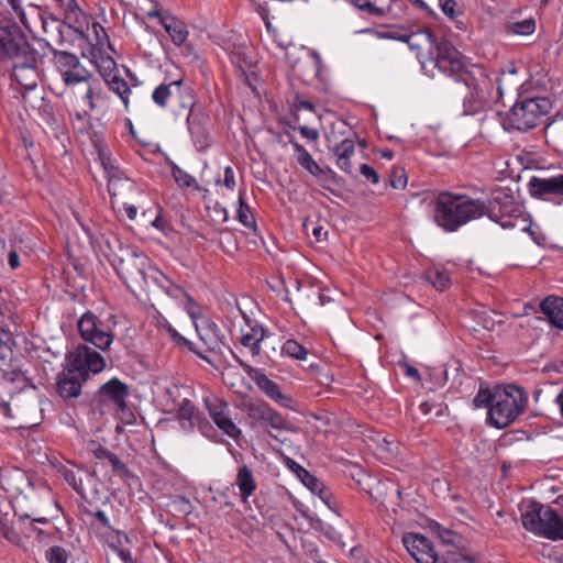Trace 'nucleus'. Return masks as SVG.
Returning <instances> with one entry per match:
<instances>
[{
  "instance_id": "nucleus-1",
  "label": "nucleus",
  "mask_w": 563,
  "mask_h": 563,
  "mask_svg": "<svg viewBox=\"0 0 563 563\" xmlns=\"http://www.w3.org/2000/svg\"><path fill=\"white\" fill-rule=\"evenodd\" d=\"M435 66L466 87L467 92L463 97L464 114L473 115L485 111L503 95L500 86L495 87L497 77H490L484 67L470 63L446 40L437 44Z\"/></svg>"
},
{
  "instance_id": "nucleus-2",
  "label": "nucleus",
  "mask_w": 563,
  "mask_h": 563,
  "mask_svg": "<svg viewBox=\"0 0 563 563\" xmlns=\"http://www.w3.org/2000/svg\"><path fill=\"white\" fill-rule=\"evenodd\" d=\"M106 246L104 255L129 288L148 287L150 282H153V271L157 269L151 265L150 258L144 253L123 246L117 238L112 241L107 239Z\"/></svg>"
},
{
  "instance_id": "nucleus-3",
  "label": "nucleus",
  "mask_w": 563,
  "mask_h": 563,
  "mask_svg": "<svg viewBox=\"0 0 563 563\" xmlns=\"http://www.w3.org/2000/svg\"><path fill=\"white\" fill-rule=\"evenodd\" d=\"M485 214V203L467 195L443 191L433 200V221L445 232H455Z\"/></svg>"
},
{
  "instance_id": "nucleus-4",
  "label": "nucleus",
  "mask_w": 563,
  "mask_h": 563,
  "mask_svg": "<svg viewBox=\"0 0 563 563\" xmlns=\"http://www.w3.org/2000/svg\"><path fill=\"white\" fill-rule=\"evenodd\" d=\"M527 405L528 394L523 388L514 384L497 385L487 422L497 429L507 428L525 412Z\"/></svg>"
},
{
  "instance_id": "nucleus-5",
  "label": "nucleus",
  "mask_w": 563,
  "mask_h": 563,
  "mask_svg": "<svg viewBox=\"0 0 563 563\" xmlns=\"http://www.w3.org/2000/svg\"><path fill=\"white\" fill-rule=\"evenodd\" d=\"M521 522L526 530L550 540H563V518L550 506L528 500L522 506Z\"/></svg>"
},
{
  "instance_id": "nucleus-6",
  "label": "nucleus",
  "mask_w": 563,
  "mask_h": 563,
  "mask_svg": "<svg viewBox=\"0 0 563 563\" xmlns=\"http://www.w3.org/2000/svg\"><path fill=\"white\" fill-rule=\"evenodd\" d=\"M551 109L548 98H530L515 103L510 111L501 117L500 122L506 131H528L536 128Z\"/></svg>"
},
{
  "instance_id": "nucleus-7",
  "label": "nucleus",
  "mask_w": 563,
  "mask_h": 563,
  "mask_svg": "<svg viewBox=\"0 0 563 563\" xmlns=\"http://www.w3.org/2000/svg\"><path fill=\"white\" fill-rule=\"evenodd\" d=\"M115 317L110 316L107 321L99 319L92 311H86L78 320L77 328L80 338L97 347L100 352L110 350L115 334Z\"/></svg>"
},
{
  "instance_id": "nucleus-8",
  "label": "nucleus",
  "mask_w": 563,
  "mask_h": 563,
  "mask_svg": "<svg viewBox=\"0 0 563 563\" xmlns=\"http://www.w3.org/2000/svg\"><path fill=\"white\" fill-rule=\"evenodd\" d=\"M485 214L501 225L504 229H511L517 225V221L523 216V208L518 203L514 196L499 190L485 205Z\"/></svg>"
},
{
  "instance_id": "nucleus-9",
  "label": "nucleus",
  "mask_w": 563,
  "mask_h": 563,
  "mask_svg": "<svg viewBox=\"0 0 563 563\" xmlns=\"http://www.w3.org/2000/svg\"><path fill=\"white\" fill-rule=\"evenodd\" d=\"M66 366L88 379L90 374H99L106 368V360L100 352L86 344H78L66 355Z\"/></svg>"
},
{
  "instance_id": "nucleus-10",
  "label": "nucleus",
  "mask_w": 563,
  "mask_h": 563,
  "mask_svg": "<svg viewBox=\"0 0 563 563\" xmlns=\"http://www.w3.org/2000/svg\"><path fill=\"white\" fill-rule=\"evenodd\" d=\"M185 310L192 320L200 340L209 351H219L222 342L217 334L218 327L203 314L202 307L190 295H186Z\"/></svg>"
},
{
  "instance_id": "nucleus-11",
  "label": "nucleus",
  "mask_w": 563,
  "mask_h": 563,
  "mask_svg": "<svg viewBox=\"0 0 563 563\" xmlns=\"http://www.w3.org/2000/svg\"><path fill=\"white\" fill-rule=\"evenodd\" d=\"M11 77L19 87L26 91L33 90L37 87L40 71L38 54L35 49L12 59Z\"/></svg>"
},
{
  "instance_id": "nucleus-12",
  "label": "nucleus",
  "mask_w": 563,
  "mask_h": 563,
  "mask_svg": "<svg viewBox=\"0 0 563 563\" xmlns=\"http://www.w3.org/2000/svg\"><path fill=\"white\" fill-rule=\"evenodd\" d=\"M30 46L21 29L10 20L0 22V56L14 59L22 54L30 53Z\"/></svg>"
},
{
  "instance_id": "nucleus-13",
  "label": "nucleus",
  "mask_w": 563,
  "mask_h": 563,
  "mask_svg": "<svg viewBox=\"0 0 563 563\" xmlns=\"http://www.w3.org/2000/svg\"><path fill=\"white\" fill-rule=\"evenodd\" d=\"M238 311L243 318L246 328H241L240 342L247 349L253 357L262 355L263 346H267L273 334L260 322L253 320L238 306Z\"/></svg>"
},
{
  "instance_id": "nucleus-14",
  "label": "nucleus",
  "mask_w": 563,
  "mask_h": 563,
  "mask_svg": "<svg viewBox=\"0 0 563 563\" xmlns=\"http://www.w3.org/2000/svg\"><path fill=\"white\" fill-rule=\"evenodd\" d=\"M205 406L214 424L228 437L238 440L242 437L241 429L231 418L229 404L216 396L205 398Z\"/></svg>"
},
{
  "instance_id": "nucleus-15",
  "label": "nucleus",
  "mask_w": 563,
  "mask_h": 563,
  "mask_svg": "<svg viewBox=\"0 0 563 563\" xmlns=\"http://www.w3.org/2000/svg\"><path fill=\"white\" fill-rule=\"evenodd\" d=\"M239 363L242 365L244 371L250 375V377L255 382L256 386L272 400L277 402L278 405L292 409L294 408V399L285 394H283L279 385L268 378L264 373L260 369H255L243 361L239 360Z\"/></svg>"
},
{
  "instance_id": "nucleus-16",
  "label": "nucleus",
  "mask_w": 563,
  "mask_h": 563,
  "mask_svg": "<svg viewBox=\"0 0 563 563\" xmlns=\"http://www.w3.org/2000/svg\"><path fill=\"white\" fill-rule=\"evenodd\" d=\"M402 543L417 563H444L434 553L432 542L420 533H406Z\"/></svg>"
},
{
  "instance_id": "nucleus-17",
  "label": "nucleus",
  "mask_w": 563,
  "mask_h": 563,
  "mask_svg": "<svg viewBox=\"0 0 563 563\" xmlns=\"http://www.w3.org/2000/svg\"><path fill=\"white\" fill-rule=\"evenodd\" d=\"M528 187L534 198L551 200V197H563V174L531 177Z\"/></svg>"
},
{
  "instance_id": "nucleus-18",
  "label": "nucleus",
  "mask_w": 563,
  "mask_h": 563,
  "mask_svg": "<svg viewBox=\"0 0 563 563\" xmlns=\"http://www.w3.org/2000/svg\"><path fill=\"white\" fill-rule=\"evenodd\" d=\"M129 395V386L117 377L111 378L99 389L100 400L102 402H112L121 411L128 408L126 398Z\"/></svg>"
},
{
  "instance_id": "nucleus-19",
  "label": "nucleus",
  "mask_w": 563,
  "mask_h": 563,
  "mask_svg": "<svg viewBox=\"0 0 563 563\" xmlns=\"http://www.w3.org/2000/svg\"><path fill=\"white\" fill-rule=\"evenodd\" d=\"M187 124L196 147L199 151H203L209 147L211 143L209 133V118L191 111L187 117Z\"/></svg>"
},
{
  "instance_id": "nucleus-20",
  "label": "nucleus",
  "mask_w": 563,
  "mask_h": 563,
  "mask_svg": "<svg viewBox=\"0 0 563 563\" xmlns=\"http://www.w3.org/2000/svg\"><path fill=\"white\" fill-rule=\"evenodd\" d=\"M85 380H87L85 377H79L66 366L58 376L57 391L64 399L77 398L81 393V384Z\"/></svg>"
},
{
  "instance_id": "nucleus-21",
  "label": "nucleus",
  "mask_w": 563,
  "mask_h": 563,
  "mask_svg": "<svg viewBox=\"0 0 563 563\" xmlns=\"http://www.w3.org/2000/svg\"><path fill=\"white\" fill-rule=\"evenodd\" d=\"M14 339L10 331L0 328V372L4 378L14 379L12 368Z\"/></svg>"
},
{
  "instance_id": "nucleus-22",
  "label": "nucleus",
  "mask_w": 563,
  "mask_h": 563,
  "mask_svg": "<svg viewBox=\"0 0 563 563\" xmlns=\"http://www.w3.org/2000/svg\"><path fill=\"white\" fill-rule=\"evenodd\" d=\"M89 451L93 454V456L98 460H107L112 466V470L115 474L122 477H130L131 472L126 467V465L119 459L118 455L109 451L107 448L98 444L95 441H91L88 445Z\"/></svg>"
},
{
  "instance_id": "nucleus-23",
  "label": "nucleus",
  "mask_w": 563,
  "mask_h": 563,
  "mask_svg": "<svg viewBox=\"0 0 563 563\" xmlns=\"http://www.w3.org/2000/svg\"><path fill=\"white\" fill-rule=\"evenodd\" d=\"M234 485L238 486L240 498L243 503H246L256 490L257 484L253 471L246 464L239 466Z\"/></svg>"
},
{
  "instance_id": "nucleus-24",
  "label": "nucleus",
  "mask_w": 563,
  "mask_h": 563,
  "mask_svg": "<svg viewBox=\"0 0 563 563\" xmlns=\"http://www.w3.org/2000/svg\"><path fill=\"white\" fill-rule=\"evenodd\" d=\"M161 24L176 46H181L186 42L189 32L184 21L170 14L161 16Z\"/></svg>"
},
{
  "instance_id": "nucleus-25",
  "label": "nucleus",
  "mask_w": 563,
  "mask_h": 563,
  "mask_svg": "<svg viewBox=\"0 0 563 563\" xmlns=\"http://www.w3.org/2000/svg\"><path fill=\"white\" fill-rule=\"evenodd\" d=\"M541 312L554 327L563 330V298L549 296L540 303Z\"/></svg>"
},
{
  "instance_id": "nucleus-26",
  "label": "nucleus",
  "mask_w": 563,
  "mask_h": 563,
  "mask_svg": "<svg viewBox=\"0 0 563 563\" xmlns=\"http://www.w3.org/2000/svg\"><path fill=\"white\" fill-rule=\"evenodd\" d=\"M177 419L185 431H191L199 421V410L191 400L184 398L178 405Z\"/></svg>"
},
{
  "instance_id": "nucleus-27",
  "label": "nucleus",
  "mask_w": 563,
  "mask_h": 563,
  "mask_svg": "<svg viewBox=\"0 0 563 563\" xmlns=\"http://www.w3.org/2000/svg\"><path fill=\"white\" fill-rule=\"evenodd\" d=\"M75 95H79L77 97L78 102H81L85 107L84 111L86 114L95 110L96 104L93 102L95 97L99 96L100 88L99 82L97 80H90L86 85L77 88L73 91Z\"/></svg>"
},
{
  "instance_id": "nucleus-28",
  "label": "nucleus",
  "mask_w": 563,
  "mask_h": 563,
  "mask_svg": "<svg viewBox=\"0 0 563 563\" xmlns=\"http://www.w3.org/2000/svg\"><path fill=\"white\" fill-rule=\"evenodd\" d=\"M360 11L375 18H383L389 12L388 0H350Z\"/></svg>"
},
{
  "instance_id": "nucleus-29",
  "label": "nucleus",
  "mask_w": 563,
  "mask_h": 563,
  "mask_svg": "<svg viewBox=\"0 0 563 563\" xmlns=\"http://www.w3.org/2000/svg\"><path fill=\"white\" fill-rule=\"evenodd\" d=\"M63 81L66 86L74 90L80 88L92 79V74L81 64H78L73 69L68 70L67 74L62 75Z\"/></svg>"
},
{
  "instance_id": "nucleus-30",
  "label": "nucleus",
  "mask_w": 563,
  "mask_h": 563,
  "mask_svg": "<svg viewBox=\"0 0 563 563\" xmlns=\"http://www.w3.org/2000/svg\"><path fill=\"white\" fill-rule=\"evenodd\" d=\"M290 143L295 148V157L297 163L311 175L319 176L322 173V169L309 154V152L297 141L291 140Z\"/></svg>"
},
{
  "instance_id": "nucleus-31",
  "label": "nucleus",
  "mask_w": 563,
  "mask_h": 563,
  "mask_svg": "<svg viewBox=\"0 0 563 563\" xmlns=\"http://www.w3.org/2000/svg\"><path fill=\"white\" fill-rule=\"evenodd\" d=\"M93 63L96 68L98 69L101 77L109 81L111 76L115 75L117 63L115 60L108 54H104L101 49H97L92 52Z\"/></svg>"
},
{
  "instance_id": "nucleus-32",
  "label": "nucleus",
  "mask_w": 563,
  "mask_h": 563,
  "mask_svg": "<svg viewBox=\"0 0 563 563\" xmlns=\"http://www.w3.org/2000/svg\"><path fill=\"white\" fill-rule=\"evenodd\" d=\"M153 282L164 290L166 295L174 299H186V295H189L180 286L174 284L166 275L161 271H153Z\"/></svg>"
},
{
  "instance_id": "nucleus-33",
  "label": "nucleus",
  "mask_w": 563,
  "mask_h": 563,
  "mask_svg": "<svg viewBox=\"0 0 563 563\" xmlns=\"http://www.w3.org/2000/svg\"><path fill=\"white\" fill-rule=\"evenodd\" d=\"M179 85L180 79L172 80L168 84H161L154 89L152 93V100L158 107L165 108L169 98L177 92V89H179Z\"/></svg>"
},
{
  "instance_id": "nucleus-34",
  "label": "nucleus",
  "mask_w": 563,
  "mask_h": 563,
  "mask_svg": "<svg viewBox=\"0 0 563 563\" xmlns=\"http://www.w3.org/2000/svg\"><path fill=\"white\" fill-rule=\"evenodd\" d=\"M269 409L271 406L267 402L260 400L244 401L242 407L247 417L258 423H264Z\"/></svg>"
},
{
  "instance_id": "nucleus-35",
  "label": "nucleus",
  "mask_w": 563,
  "mask_h": 563,
  "mask_svg": "<svg viewBox=\"0 0 563 563\" xmlns=\"http://www.w3.org/2000/svg\"><path fill=\"white\" fill-rule=\"evenodd\" d=\"M53 63L60 76L80 64L79 58L75 54L57 49H53Z\"/></svg>"
},
{
  "instance_id": "nucleus-36",
  "label": "nucleus",
  "mask_w": 563,
  "mask_h": 563,
  "mask_svg": "<svg viewBox=\"0 0 563 563\" xmlns=\"http://www.w3.org/2000/svg\"><path fill=\"white\" fill-rule=\"evenodd\" d=\"M40 22L42 24L43 31L45 34L51 35L52 40H54L57 44L62 45L64 43V29H70L71 24H64L59 20L52 19L51 22L40 16Z\"/></svg>"
},
{
  "instance_id": "nucleus-37",
  "label": "nucleus",
  "mask_w": 563,
  "mask_h": 563,
  "mask_svg": "<svg viewBox=\"0 0 563 563\" xmlns=\"http://www.w3.org/2000/svg\"><path fill=\"white\" fill-rule=\"evenodd\" d=\"M534 30L536 21L532 18L511 21L506 24V33L512 35L526 36L532 34Z\"/></svg>"
},
{
  "instance_id": "nucleus-38",
  "label": "nucleus",
  "mask_w": 563,
  "mask_h": 563,
  "mask_svg": "<svg viewBox=\"0 0 563 563\" xmlns=\"http://www.w3.org/2000/svg\"><path fill=\"white\" fill-rule=\"evenodd\" d=\"M426 279L438 290H445L450 284V275L445 269L432 268L426 272Z\"/></svg>"
},
{
  "instance_id": "nucleus-39",
  "label": "nucleus",
  "mask_w": 563,
  "mask_h": 563,
  "mask_svg": "<svg viewBox=\"0 0 563 563\" xmlns=\"http://www.w3.org/2000/svg\"><path fill=\"white\" fill-rule=\"evenodd\" d=\"M107 82H108L110 89L121 98V100L124 103L125 109L128 110V108H129V96L128 95L131 91L128 82L123 78H121L117 75L111 76V78H109V81H107Z\"/></svg>"
},
{
  "instance_id": "nucleus-40",
  "label": "nucleus",
  "mask_w": 563,
  "mask_h": 563,
  "mask_svg": "<svg viewBox=\"0 0 563 563\" xmlns=\"http://www.w3.org/2000/svg\"><path fill=\"white\" fill-rule=\"evenodd\" d=\"M303 485L311 492L313 493L314 495L319 496L320 499L329 507L331 508L330 506V498H331V495L330 493L327 490L324 484L318 479L314 475H311L307 482L303 483Z\"/></svg>"
},
{
  "instance_id": "nucleus-41",
  "label": "nucleus",
  "mask_w": 563,
  "mask_h": 563,
  "mask_svg": "<svg viewBox=\"0 0 563 563\" xmlns=\"http://www.w3.org/2000/svg\"><path fill=\"white\" fill-rule=\"evenodd\" d=\"M280 353L289 357L303 361L307 358L308 351L296 340H287L280 347Z\"/></svg>"
},
{
  "instance_id": "nucleus-42",
  "label": "nucleus",
  "mask_w": 563,
  "mask_h": 563,
  "mask_svg": "<svg viewBox=\"0 0 563 563\" xmlns=\"http://www.w3.org/2000/svg\"><path fill=\"white\" fill-rule=\"evenodd\" d=\"M180 99V106L185 109H189V112L195 111V91L189 85H185L180 79L179 89L176 92Z\"/></svg>"
},
{
  "instance_id": "nucleus-43",
  "label": "nucleus",
  "mask_w": 563,
  "mask_h": 563,
  "mask_svg": "<svg viewBox=\"0 0 563 563\" xmlns=\"http://www.w3.org/2000/svg\"><path fill=\"white\" fill-rule=\"evenodd\" d=\"M495 395V387L489 389L487 387H479V390L475 398L473 399V404L476 408H490L493 407V397Z\"/></svg>"
},
{
  "instance_id": "nucleus-44",
  "label": "nucleus",
  "mask_w": 563,
  "mask_h": 563,
  "mask_svg": "<svg viewBox=\"0 0 563 563\" xmlns=\"http://www.w3.org/2000/svg\"><path fill=\"white\" fill-rule=\"evenodd\" d=\"M238 220L246 228L255 227V221L250 212L249 206L243 201L242 194L239 196V209L236 212Z\"/></svg>"
},
{
  "instance_id": "nucleus-45",
  "label": "nucleus",
  "mask_w": 563,
  "mask_h": 563,
  "mask_svg": "<svg viewBox=\"0 0 563 563\" xmlns=\"http://www.w3.org/2000/svg\"><path fill=\"white\" fill-rule=\"evenodd\" d=\"M118 534V544L114 545V544H111V548L114 550V552L119 555V558L124 562V563H136L135 559L132 556V553L130 551H126V550H123L120 548V545H122V540H124V542L126 543H130V538L128 534L123 533V532H117Z\"/></svg>"
},
{
  "instance_id": "nucleus-46",
  "label": "nucleus",
  "mask_w": 563,
  "mask_h": 563,
  "mask_svg": "<svg viewBox=\"0 0 563 563\" xmlns=\"http://www.w3.org/2000/svg\"><path fill=\"white\" fill-rule=\"evenodd\" d=\"M263 424H267L275 430H288L287 420L272 407Z\"/></svg>"
},
{
  "instance_id": "nucleus-47",
  "label": "nucleus",
  "mask_w": 563,
  "mask_h": 563,
  "mask_svg": "<svg viewBox=\"0 0 563 563\" xmlns=\"http://www.w3.org/2000/svg\"><path fill=\"white\" fill-rule=\"evenodd\" d=\"M45 558L48 563H67L68 561L67 551L59 545L48 548L45 552Z\"/></svg>"
},
{
  "instance_id": "nucleus-48",
  "label": "nucleus",
  "mask_w": 563,
  "mask_h": 563,
  "mask_svg": "<svg viewBox=\"0 0 563 563\" xmlns=\"http://www.w3.org/2000/svg\"><path fill=\"white\" fill-rule=\"evenodd\" d=\"M172 173L175 181L180 187L189 188L196 183V179L191 175H189L187 172H185L177 165H173Z\"/></svg>"
},
{
  "instance_id": "nucleus-49",
  "label": "nucleus",
  "mask_w": 563,
  "mask_h": 563,
  "mask_svg": "<svg viewBox=\"0 0 563 563\" xmlns=\"http://www.w3.org/2000/svg\"><path fill=\"white\" fill-rule=\"evenodd\" d=\"M60 474L64 479L80 495L84 496V487L81 479L77 478L75 471L68 467L60 468Z\"/></svg>"
},
{
  "instance_id": "nucleus-50",
  "label": "nucleus",
  "mask_w": 563,
  "mask_h": 563,
  "mask_svg": "<svg viewBox=\"0 0 563 563\" xmlns=\"http://www.w3.org/2000/svg\"><path fill=\"white\" fill-rule=\"evenodd\" d=\"M335 156L351 158L355 153L354 142L350 139H344L333 147Z\"/></svg>"
},
{
  "instance_id": "nucleus-51",
  "label": "nucleus",
  "mask_w": 563,
  "mask_h": 563,
  "mask_svg": "<svg viewBox=\"0 0 563 563\" xmlns=\"http://www.w3.org/2000/svg\"><path fill=\"white\" fill-rule=\"evenodd\" d=\"M390 185L396 189H404L407 185V176L404 169H394L390 177Z\"/></svg>"
},
{
  "instance_id": "nucleus-52",
  "label": "nucleus",
  "mask_w": 563,
  "mask_h": 563,
  "mask_svg": "<svg viewBox=\"0 0 563 563\" xmlns=\"http://www.w3.org/2000/svg\"><path fill=\"white\" fill-rule=\"evenodd\" d=\"M79 15H81V10L76 0H68L65 19L69 22H77Z\"/></svg>"
},
{
  "instance_id": "nucleus-53",
  "label": "nucleus",
  "mask_w": 563,
  "mask_h": 563,
  "mask_svg": "<svg viewBox=\"0 0 563 563\" xmlns=\"http://www.w3.org/2000/svg\"><path fill=\"white\" fill-rule=\"evenodd\" d=\"M360 173L372 184L376 185L379 183V176H378L377 172L372 166H369L367 164H362L360 166Z\"/></svg>"
},
{
  "instance_id": "nucleus-54",
  "label": "nucleus",
  "mask_w": 563,
  "mask_h": 563,
  "mask_svg": "<svg viewBox=\"0 0 563 563\" xmlns=\"http://www.w3.org/2000/svg\"><path fill=\"white\" fill-rule=\"evenodd\" d=\"M7 1L11 5V8L14 10V12L18 14V16L20 18L23 25L27 29H31L32 26H31L30 22L27 21L23 9L21 8L20 0H7Z\"/></svg>"
},
{
  "instance_id": "nucleus-55",
  "label": "nucleus",
  "mask_w": 563,
  "mask_h": 563,
  "mask_svg": "<svg viewBox=\"0 0 563 563\" xmlns=\"http://www.w3.org/2000/svg\"><path fill=\"white\" fill-rule=\"evenodd\" d=\"M442 12L450 19L454 20L456 16V1L455 0H444L441 3Z\"/></svg>"
},
{
  "instance_id": "nucleus-56",
  "label": "nucleus",
  "mask_w": 563,
  "mask_h": 563,
  "mask_svg": "<svg viewBox=\"0 0 563 563\" xmlns=\"http://www.w3.org/2000/svg\"><path fill=\"white\" fill-rule=\"evenodd\" d=\"M290 468L294 471V473L297 475V477L302 482H307V479L312 475L310 474L305 467L297 464L296 462L291 461Z\"/></svg>"
},
{
  "instance_id": "nucleus-57",
  "label": "nucleus",
  "mask_w": 563,
  "mask_h": 563,
  "mask_svg": "<svg viewBox=\"0 0 563 563\" xmlns=\"http://www.w3.org/2000/svg\"><path fill=\"white\" fill-rule=\"evenodd\" d=\"M223 185L229 189V190H233L234 187H235V177H234V172H233V168L231 166H227L224 168V179H223Z\"/></svg>"
},
{
  "instance_id": "nucleus-58",
  "label": "nucleus",
  "mask_w": 563,
  "mask_h": 563,
  "mask_svg": "<svg viewBox=\"0 0 563 563\" xmlns=\"http://www.w3.org/2000/svg\"><path fill=\"white\" fill-rule=\"evenodd\" d=\"M563 130V115L556 117L549 125L548 132L556 135Z\"/></svg>"
},
{
  "instance_id": "nucleus-59",
  "label": "nucleus",
  "mask_w": 563,
  "mask_h": 563,
  "mask_svg": "<svg viewBox=\"0 0 563 563\" xmlns=\"http://www.w3.org/2000/svg\"><path fill=\"white\" fill-rule=\"evenodd\" d=\"M300 134L311 141H317L319 137V132L316 129H310L306 125L299 128Z\"/></svg>"
},
{
  "instance_id": "nucleus-60",
  "label": "nucleus",
  "mask_w": 563,
  "mask_h": 563,
  "mask_svg": "<svg viewBox=\"0 0 563 563\" xmlns=\"http://www.w3.org/2000/svg\"><path fill=\"white\" fill-rule=\"evenodd\" d=\"M169 335L176 343L186 345L189 349H191L192 343L185 339L181 334H179L176 329H169Z\"/></svg>"
},
{
  "instance_id": "nucleus-61",
  "label": "nucleus",
  "mask_w": 563,
  "mask_h": 563,
  "mask_svg": "<svg viewBox=\"0 0 563 563\" xmlns=\"http://www.w3.org/2000/svg\"><path fill=\"white\" fill-rule=\"evenodd\" d=\"M335 157H336V165L341 170H343L345 173L352 172L351 158L340 157V156H335Z\"/></svg>"
},
{
  "instance_id": "nucleus-62",
  "label": "nucleus",
  "mask_w": 563,
  "mask_h": 563,
  "mask_svg": "<svg viewBox=\"0 0 563 563\" xmlns=\"http://www.w3.org/2000/svg\"><path fill=\"white\" fill-rule=\"evenodd\" d=\"M274 336L269 340V343L267 346H263L262 354L265 355L266 358L272 360L277 354V349L273 344Z\"/></svg>"
},
{
  "instance_id": "nucleus-63",
  "label": "nucleus",
  "mask_w": 563,
  "mask_h": 563,
  "mask_svg": "<svg viewBox=\"0 0 563 563\" xmlns=\"http://www.w3.org/2000/svg\"><path fill=\"white\" fill-rule=\"evenodd\" d=\"M312 235L316 238L318 242H321L327 239L328 232L324 231L321 225H318L312 229Z\"/></svg>"
},
{
  "instance_id": "nucleus-64",
  "label": "nucleus",
  "mask_w": 563,
  "mask_h": 563,
  "mask_svg": "<svg viewBox=\"0 0 563 563\" xmlns=\"http://www.w3.org/2000/svg\"><path fill=\"white\" fill-rule=\"evenodd\" d=\"M452 561L454 563H476L475 558L464 555V554H454L452 558Z\"/></svg>"
}]
</instances>
